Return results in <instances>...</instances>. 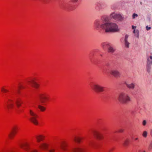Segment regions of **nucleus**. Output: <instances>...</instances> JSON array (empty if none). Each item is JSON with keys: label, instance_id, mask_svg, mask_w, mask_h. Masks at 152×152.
Wrapping results in <instances>:
<instances>
[{"label": "nucleus", "instance_id": "nucleus-1", "mask_svg": "<svg viewBox=\"0 0 152 152\" xmlns=\"http://www.w3.org/2000/svg\"><path fill=\"white\" fill-rule=\"evenodd\" d=\"M107 18L105 17H102L100 19L97 20L94 23V26L97 30L101 28L106 33L118 32L119 29L118 25L115 23L106 22Z\"/></svg>", "mask_w": 152, "mask_h": 152}, {"label": "nucleus", "instance_id": "nucleus-2", "mask_svg": "<svg viewBox=\"0 0 152 152\" xmlns=\"http://www.w3.org/2000/svg\"><path fill=\"white\" fill-rule=\"evenodd\" d=\"M118 99L120 103L124 104H127L131 101V98L129 94L124 92L119 94Z\"/></svg>", "mask_w": 152, "mask_h": 152}, {"label": "nucleus", "instance_id": "nucleus-3", "mask_svg": "<svg viewBox=\"0 0 152 152\" xmlns=\"http://www.w3.org/2000/svg\"><path fill=\"white\" fill-rule=\"evenodd\" d=\"M39 103L38 104V107L42 111H43L45 110V108L41 105V104H44L46 101L48 99V98L46 95L45 94H42L39 95Z\"/></svg>", "mask_w": 152, "mask_h": 152}, {"label": "nucleus", "instance_id": "nucleus-4", "mask_svg": "<svg viewBox=\"0 0 152 152\" xmlns=\"http://www.w3.org/2000/svg\"><path fill=\"white\" fill-rule=\"evenodd\" d=\"M29 111L30 115V120L35 125H37L38 124V121L37 119V115L31 110H30Z\"/></svg>", "mask_w": 152, "mask_h": 152}, {"label": "nucleus", "instance_id": "nucleus-5", "mask_svg": "<svg viewBox=\"0 0 152 152\" xmlns=\"http://www.w3.org/2000/svg\"><path fill=\"white\" fill-rule=\"evenodd\" d=\"M40 147L43 149H47L49 152H54L55 147L54 146H49L48 144L44 143L41 144Z\"/></svg>", "mask_w": 152, "mask_h": 152}, {"label": "nucleus", "instance_id": "nucleus-6", "mask_svg": "<svg viewBox=\"0 0 152 152\" xmlns=\"http://www.w3.org/2000/svg\"><path fill=\"white\" fill-rule=\"evenodd\" d=\"M146 58V69L148 72H150L152 65V54L150 56L147 55Z\"/></svg>", "mask_w": 152, "mask_h": 152}, {"label": "nucleus", "instance_id": "nucleus-7", "mask_svg": "<svg viewBox=\"0 0 152 152\" xmlns=\"http://www.w3.org/2000/svg\"><path fill=\"white\" fill-rule=\"evenodd\" d=\"M92 89L96 92H103L104 87L98 84H94L91 86Z\"/></svg>", "mask_w": 152, "mask_h": 152}, {"label": "nucleus", "instance_id": "nucleus-8", "mask_svg": "<svg viewBox=\"0 0 152 152\" xmlns=\"http://www.w3.org/2000/svg\"><path fill=\"white\" fill-rule=\"evenodd\" d=\"M111 18L118 21H122L124 18L121 14L116 13L115 12L112 13L110 15Z\"/></svg>", "mask_w": 152, "mask_h": 152}, {"label": "nucleus", "instance_id": "nucleus-9", "mask_svg": "<svg viewBox=\"0 0 152 152\" xmlns=\"http://www.w3.org/2000/svg\"><path fill=\"white\" fill-rule=\"evenodd\" d=\"M18 128L17 126H15L13 127L11 131L8 135V136L10 139H12L17 133Z\"/></svg>", "mask_w": 152, "mask_h": 152}, {"label": "nucleus", "instance_id": "nucleus-10", "mask_svg": "<svg viewBox=\"0 0 152 152\" xmlns=\"http://www.w3.org/2000/svg\"><path fill=\"white\" fill-rule=\"evenodd\" d=\"M14 102L13 100L9 99L7 102V108L8 110L11 109L14 107Z\"/></svg>", "mask_w": 152, "mask_h": 152}, {"label": "nucleus", "instance_id": "nucleus-11", "mask_svg": "<svg viewBox=\"0 0 152 152\" xmlns=\"http://www.w3.org/2000/svg\"><path fill=\"white\" fill-rule=\"evenodd\" d=\"M110 73L115 77H120L121 76L120 72L117 69H112L110 70Z\"/></svg>", "mask_w": 152, "mask_h": 152}, {"label": "nucleus", "instance_id": "nucleus-12", "mask_svg": "<svg viewBox=\"0 0 152 152\" xmlns=\"http://www.w3.org/2000/svg\"><path fill=\"white\" fill-rule=\"evenodd\" d=\"M28 82L32 87L36 88L39 87V85L36 82L35 78L31 79L28 81Z\"/></svg>", "mask_w": 152, "mask_h": 152}, {"label": "nucleus", "instance_id": "nucleus-13", "mask_svg": "<svg viewBox=\"0 0 152 152\" xmlns=\"http://www.w3.org/2000/svg\"><path fill=\"white\" fill-rule=\"evenodd\" d=\"M20 145L21 148L24 149L26 151H28L30 148L29 145L28 143H25L23 144H20Z\"/></svg>", "mask_w": 152, "mask_h": 152}, {"label": "nucleus", "instance_id": "nucleus-14", "mask_svg": "<svg viewBox=\"0 0 152 152\" xmlns=\"http://www.w3.org/2000/svg\"><path fill=\"white\" fill-rule=\"evenodd\" d=\"M84 149L82 147L75 148L71 150L72 152H84Z\"/></svg>", "mask_w": 152, "mask_h": 152}, {"label": "nucleus", "instance_id": "nucleus-15", "mask_svg": "<svg viewBox=\"0 0 152 152\" xmlns=\"http://www.w3.org/2000/svg\"><path fill=\"white\" fill-rule=\"evenodd\" d=\"M94 135L98 139L100 140L103 138V135L101 133L99 132H94Z\"/></svg>", "mask_w": 152, "mask_h": 152}, {"label": "nucleus", "instance_id": "nucleus-16", "mask_svg": "<svg viewBox=\"0 0 152 152\" xmlns=\"http://www.w3.org/2000/svg\"><path fill=\"white\" fill-rule=\"evenodd\" d=\"M125 84L126 87L129 89H133L135 88V84L134 83H128L126 82H125Z\"/></svg>", "mask_w": 152, "mask_h": 152}, {"label": "nucleus", "instance_id": "nucleus-17", "mask_svg": "<svg viewBox=\"0 0 152 152\" xmlns=\"http://www.w3.org/2000/svg\"><path fill=\"white\" fill-rule=\"evenodd\" d=\"M129 36L126 34L124 38V44L126 48H129L130 43L128 42V39Z\"/></svg>", "mask_w": 152, "mask_h": 152}, {"label": "nucleus", "instance_id": "nucleus-18", "mask_svg": "<svg viewBox=\"0 0 152 152\" xmlns=\"http://www.w3.org/2000/svg\"><path fill=\"white\" fill-rule=\"evenodd\" d=\"M15 103L16 104L17 107H19L22 104L23 102L20 99L18 98L15 100Z\"/></svg>", "mask_w": 152, "mask_h": 152}, {"label": "nucleus", "instance_id": "nucleus-19", "mask_svg": "<svg viewBox=\"0 0 152 152\" xmlns=\"http://www.w3.org/2000/svg\"><path fill=\"white\" fill-rule=\"evenodd\" d=\"M115 49L114 47L112 45H110L108 47V52L111 53H113L114 52Z\"/></svg>", "mask_w": 152, "mask_h": 152}, {"label": "nucleus", "instance_id": "nucleus-20", "mask_svg": "<svg viewBox=\"0 0 152 152\" xmlns=\"http://www.w3.org/2000/svg\"><path fill=\"white\" fill-rule=\"evenodd\" d=\"M35 137L38 142H39L43 139V137L41 135L36 136Z\"/></svg>", "mask_w": 152, "mask_h": 152}, {"label": "nucleus", "instance_id": "nucleus-21", "mask_svg": "<svg viewBox=\"0 0 152 152\" xmlns=\"http://www.w3.org/2000/svg\"><path fill=\"white\" fill-rule=\"evenodd\" d=\"M67 146V144L66 143H64L61 145V148L64 151H65L67 150L66 148Z\"/></svg>", "mask_w": 152, "mask_h": 152}, {"label": "nucleus", "instance_id": "nucleus-22", "mask_svg": "<svg viewBox=\"0 0 152 152\" xmlns=\"http://www.w3.org/2000/svg\"><path fill=\"white\" fill-rule=\"evenodd\" d=\"M136 28V27L133 26H132V28L133 29H134L133 31V33L135 34V35L137 37H138L139 36V32L138 30H135L134 29Z\"/></svg>", "mask_w": 152, "mask_h": 152}, {"label": "nucleus", "instance_id": "nucleus-23", "mask_svg": "<svg viewBox=\"0 0 152 152\" xmlns=\"http://www.w3.org/2000/svg\"><path fill=\"white\" fill-rule=\"evenodd\" d=\"M82 139V138L77 137H75L73 138V140L76 142L79 143L81 142V140Z\"/></svg>", "mask_w": 152, "mask_h": 152}, {"label": "nucleus", "instance_id": "nucleus-24", "mask_svg": "<svg viewBox=\"0 0 152 152\" xmlns=\"http://www.w3.org/2000/svg\"><path fill=\"white\" fill-rule=\"evenodd\" d=\"M101 45L103 48L104 49L106 47L108 48L110 45H109V43L107 42H104L102 43L101 44Z\"/></svg>", "mask_w": 152, "mask_h": 152}, {"label": "nucleus", "instance_id": "nucleus-25", "mask_svg": "<svg viewBox=\"0 0 152 152\" xmlns=\"http://www.w3.org/2000/svg\"><path fill=\"white\" fill-rule=\"evenodd\" d=\"M129 142V140L128 139H126L124 141L123 145L124 146H127L128 145Z\"/></svg>", "mask_w": 152, "mask_h": 152}, {"label": "nucleus", "instance_id": "nucleus-26", "mask_svg": "<svg viewBox=\"0 0 152 152\" xmlns=\"http://www.w3.org/2000/svg\"><path fill=\"white\" fill-rule=\"evenodd\" d=\"M103 6L102 4H99L97 6L96 8V10L99 11L103 9Z\"/></svg>", "mask_w": 152, "mask_h": 152}, {"label": "nucleus", "instance_id": "nucleus-27", "mask_svg": "<svg viewBox=\"0 0 152 152\" xmlns=\"http://www.w3.org/2000/svg\"><path fill=\"white\" fill-rule=\"evenodd\" d=\"M147 132L146 131H145L143 132V133L142 134V136L143 137L146 138L147 136Z\"/></svg>", "mask_w": 152, "mask_h": 152}, {"label": "nucleus", "instance_id": "nucleus-28", "mask_svg": "<svg viewBox=\"0 0 152 152\" xmlns=\"http://www.w3.org/2000/svg\"><path fill=\"white\" fill-rule=\"evenodd\" d=\"M18 88L19 89L24 88V87L23 86L22 84L20 83H19L18 85Z\"/></svg>", "mask_w": 152, "mask_h": 152}, {"label": "nucleus", "instance_id": "nucleus-29", "mask_svg": "<svg viewBox=\"0 0 152 152\" xmlns=\"http://www.w3.org/2000/svg\"><path fill=\"white\" fill-rule=\"evenodd\" d=\"M138 16V15L137 14L134 13L133 15H132V18L134 19L136 17H137Z\"/></svg>", "mask_w": 152, "mask_h": 152}, {"label": "nucleus", "instance_id": "nucleus-30", "mask_svg": "<svg viewBox=\"0 0 152 152\" xmlns=\"http://www.w3.org/2000/svg\"><path fill=\"white\" fill-rule=\"evenodd\" d=\"M1 91L2 92H3L5 93L8 91L7 90L4 89V88H1Z\"/></svg>", "mask_w": 152, "mask_h": 152}, {"label": "nucleus", "instance_id": "nucleus-31", "mask_svg": "<svg viewBox=\"0 0 152 152\" xmlns=\"http://www.w3.org/2000/svg\"><path fill=\"white\" fill-rule=\"evenodd\" d=\"M152 149V142H151L148 147V149L150 150Z\"/></svg>", "mask_w": 152, "mask_h": 152}, {"label": "nucleus", "instance_id": "nucleus-32", "mask_svg": "<svg viewBox=\"0 0 152 152\" xmlns=\"http://www.w3.org/2000/svg\"><path fill=\"white\" fill-rule=\"evenodd\" d=\"M29 152H38V151L35 149H31Z\"/></svg>", "mask_w": 152, "mask_h": 152}, {"label": "nucleus", "instance_id": "nucleus-33", "mask_svg": "<svg viewBox=\"0 0 152 152\" xmlns=\"http://www.w3.org/2000/svg\"><path fill=\"white\" fill-rule=\"evenodd\" d=\"M146 120H144L142 121V124L143 126H145L146 124Z\"/></svg>", "mask_w": 152, "mask_h": 152}, {"label": "nucleus", "instance_id": "nucleus-34", "mask_svg": "<svg viewBox=\"0 0 152 152\" xmlns=\"http://www.w3.org/2000/svg\"><path fill=\"white\" fill-rule=\"evenodd\" d=\"M146 29L148 31L151 29L150 27H148V26H146Z\"/></svg>", "mask_w": 152, "mask_h": 152}, {"label": "nucleus", "instance_id": "nucleus-35", "mask_svg": "<svg viewBox=\"0 0 152 152\" xmlns=\"http://www.w3.org/2000/svg\"><path fill=\"white\" fill-rule=\"evenodd\" d=\"M150 134L151 136L152 137V129H151L150 130Z\"/></svg>", "mask_w": 152, "mask_h": 152}, {"label": "nucleus", "instance_id": "nucleus-36", "mask_svg": "<svg viewBox=\"0 0 152 152\" xmlns=\"http://www.w3.org/2000/svg\"><path fill=\"white\" fill-rule=\"evenodd\" d=\"M139 139V138L138 137H136L134 139V140L135 141Z\"/></svg>", "mask_w": 152, "mask_h": 152}, {"label": "nucleus", "instance_id": "nucleus-37", "mask_svg": "<svg viewBox=\"0 0 152 152\" xmlns=\"http://www.w3.org/2000/svg\"><path fill=\"white\" fill-rule=\"evenodd\" d=\"M72 1H73V2H77L78 0H72Z\"/></svg>", "mask_w": 152, "mask_h": 152}, {"label": "nucleus", "instance_id": "nucleus-38", "mask_svg": "<svg viewBox=\"0 0 152 152\" xmlns=\"http://www.w3.org/2000/svg\"><path fill=\"white\" fill-rule=\"evenodd\" d=\"M61 7L63 8H64V6H61Z\"/></svg>", "mask_w": 152, "mask_h": 152}, {"label": "nucleus", "instance_id": "nucleus-39", "mask_svg": "<svg viewBox=\"0 0 152 152\" xmlns=\"http://www.w3.org/2000/svg\"><path fill=\"white\" fill-rule=\"evenodd\" d=\"M143 152H146L145 151H143Z\"/></svg>", "mask_w": 152, "mask_h": 152}]
</instances>
